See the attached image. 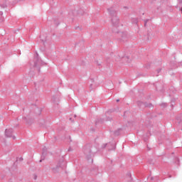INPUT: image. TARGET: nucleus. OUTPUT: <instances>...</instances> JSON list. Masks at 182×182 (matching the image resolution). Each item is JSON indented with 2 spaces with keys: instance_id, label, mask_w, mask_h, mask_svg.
Instances as JSON below:
<instances>
[{
  "instance_id": "obj_15",
  "label": "nucleus",
  "mask_w": 182,
  "mask_h": 182,
  "mask_svg": "<svg viewBox=\"0 0 182 182\" xmlns=\"http://www.w3.org/2000/svg\"><path fill=\"white\" fill-rule=\"evenodd\" d=\"M161 68L158 69L156 70V73H157L156 76H159V73H161Z\"/></svg>"
},
{
  "instance_id": "obj_10",
  "label": "nucleus",
  "mask_w": 182,
  "mask_h": 182,
  "mask_svg": "<svg viewBox=\"0 0 182 182\" xmlns=\"http://www.w3.org/2000/svg\"><path fill=\"white\" fill-rule=\"evenodd\" d=\"M34 60H36L34 62V68H36L38 66V64L39 63V58H38V57H36L34 58Z\"/></svg>"
},
{
  "instance_id": "obj_8",
  "label": "nucleus",
  "mask_w": 182,
  "mask_h": 182,
  "mask_svg": "<svg viewBox=\"0 0 182 182\" xmlns=\"http://www.w3.org/2000/svg\"><path fill=\"white\" fill-rule=\"evenodd\" d=\"M144 107H149V109H151V107H153V104L152 103L144 102Z\"/></svg>"
},
{
  "instance_id": "obj_16",
  "label": "nucleus",
  "mask_w": 182,
  "mask_h": 182,
  "mask_svg": "<svg viewBox=\"0 0 182 182\" xmlns=\"http://www.w3.org/2000/svg\"><path fill=\"white\" fill-rule=\"evenodd\" d=\"M147 22H149V19H146L144 21V26H146V25H147Z\"/></svg>"
},
{
  "instance_id": "obj_3",
  "label": "nucleus",
  "mask_w": 182,
  "mask_h": 182,
  "mask_svg": "<svg viewBox=\"0 0 182 182\" xmlns=\"http://www.w3.org/2000/svg\"><path fill=\"white\" fill-rule=\"evenodd\" d=\"M107 12L110 18H114V16H117V11H116L114 6L108 8Z\"/></svg>"
},
{
  "instance_id": "obj_25",
  "label": "nucleus",
  "mask_w": 182,
  "mask_h": 182,
  "mask_svg": "<svg viewBox=\"0 0 182 182\" xmlns=\"http://www.w3.org/2000/svg\"><path fill=\"white\" fill-rule=\"evenodd\" d=\"M68 151H70V149H68Z\"/></svg>"
},
{
  "instance_id": "obj_26",
  "label": "nucleus",
  "mask_w": 182,
  "mask_h": 182,
  "mask_svg": "<svg viewBox=\"0 0 182 182\" xmlns=\"http://www.w3.org/2000/svg\"><path fill=\"white\" fill-rule=\"evenodd\" d=\"M125 59H128V58H127V57H126V58H125Z\"/></svg>"
},
{
  "instance_id": "obj_11",
  "label": "nucleus",
  "mask_w": 182,
  "mask_h": 182,
  "mask_svg": "<svg viewBox=\"0 0 182 182\" xmlns=\"http://www.w3.org/2000/svg\"><path fill=\"white\" fill-rule=\"evenodd\" d=\"M137 105H138L139 107H141L142 106H144V102H141V101H138V102H137Z\"/></svg>"
},
{
  "instance_id": "obj_17",
  "label": "nucleus",
  "mask_w": 182,
  "mask_h": 182,
  "mask_svg": "<svg viewBox=\"0 0 182 182\" xmlns=\"http://www.w3.org/2000/svg\"><path fill=\"white\" fill-rule=\"evenodd\" d=\"M114 133V134H116L117 136H119V130H118V131H115Z\"/></svg>"
},
{
  "instance_id": "obj_6",
  "label": "nucleus",
  "mask_w": 182,
  "mask_h": 182,
  "mask_svg": "<svg viewBox=\"0 0 182 182\" xmlns=\"http://www.w3.org/2000/svg\"><path fill=\"white\" fill-rule=\"evenodd\" d=\"M46 147H44L43 149V153H42V156H41V159L40 160V163H42V161H43V160H45V157L46 156Z\"/></svg>"
},
{
  "instance_id": "obj_23",
  "label": "nucleus",
  "mask_w": 182,
  "mask_h": 182,
  "mask_svg": "<svg viewBox=\"0 0 182 182\" xmlns=\"http://www.w3.org/2000/svg\"><path fill=\"white\" fill-rule=\"evenodd\" d=\"M43 43H45V41L42 40Z\"/></svg>"
},
{
  "instance_id": "obj_4",
  "label": "nucleus",
  "mask_w": 182,
  "mask_h": 182,
  "mask_svg": "<svg viewBox=\"0 0 182 182\" xmlns=\"http://www.w3.org/2000/svg\"><path fill=\"white\" fill-rule=\"evenodd\" d=\"M14 133V129L12 128L11 129H6L5 130V136L7 137H12L13 140H15L16 137L15 136H12V134Z\"/></svg>"
},
{
  "instance_id": "obj_9",
  "label": "nucleus",
  "mask_w": 182,
  "mask_h": 182,
  "mask_svg": "<svg viewBox=\"0 0 182 182\" xmlns=\"http://www.w3.org/2000/svg\"><path fill=\"white\" fill-rule=\"evenodd\" d=\"M52 100L53 103H56V105H58V102H59V98H58L56 96H53Z\"/></svg>"
},
{
  "instance_id": "obj_14",
  "label": "nucleus",
  "mask_w": 182,
  "mask_h": 182,
  "mask_svg": "<svg viewBox=\"0 0 182 182\" xmlns=\"http://www.w3.org/2000/svg\"><path fill=\"white\" fill-rule=\"evenodd\" d=\"M176 120L178 121V123H180V122H182V117L181 118H180V117H177L176 118Z\"/></svg>"
},
{
  "instance_id": "obj_22",
  "label": "nucleus",
  "mask_w": 182,
  "mask_h": 182,
  "mask_svg": "<svg viewBox=\"0 0 182 182\" xmlns=\"http://www.w3.org/2000/svg\"><path fill=\"white\" fill-rule=\"evenodd\" d=\"M36 177H37V176H35V177H34V180H36Z\"/></svg>"
},
{
  "instance_id": "obj_1",
  "label": "nucleus",
  "mask_w": 182,
  "mask_h": 182,
  "mask_svg": "<svg viewBox=\"0 0 182 182\" xmlns=\"http://www.w3.org/2000/svg\"><path fill=\"white\" fill-rule=\"evenodd\" d=\"M111 23L112 25V32L114 33H119V23H120V20L119 19V17L117 16H115L114 17L111 18Z\"/></svg>"
},
{
  "instance_id": "obj_7",
  "label": "nucleus",
  "mask_w": 182,
  "mask_h": 182,
  "mask_svg": "<svg viewBox=\"0 0 182 182\" xmlns=\"http://www.w3.org/2000/svg\"><path fill=\"white\" fill-rule=\"evenodd\" d=\"M35 113L37 116H39L41 114V113H42V109H41V108H39V107H36Z\"/></svg>"
},
{
  "instance_id": "obj_2",
  "label": "nucleus",
  "mask_w": 182,
  "mask_h": 182,
  "mask_svg": "<svg viewBox=\"0 0 182 182\" xmlns=\"http://www.w3.org/2000/svg\"><path fill=\"white\" fill-rule=\"evenodd\" d=\"M83 153L85 156V158L89 161L90 159H92V145H85L83 148Z\"/></svg>"
},
{
  "instance_id": "obj_27",
  "label": "nucleus",
  "mask_w": 182,
  "mask_h": 182,
  "mask_svg": "<svg viewBox=\"0 0 182 182\" xmlns=\"http://www.w3.org/2000/svg\"><path fill=\"white\" fill-rule=\"evenodd\" d=\"M171 176H169V178H171Z\"/></svg>"
},
{
  "instance_id": "obj_20",
  "label": "nucleus",
  "mask_w": 182,
  "mask_h": 182,
  "mask_svg": "<svg viewBox=\"0 0 182 182\" xmlns=\"http://www.w3.org/2000/svg\"><path fill=\"white\" fill-rule=\"evenodd\" d=\"M178 2L179 4H182V0H178Z\"/></svg>"
},
{
  "instance_id": "obj_12",
  "label": "nucleus",
  "mask_w": 182,
  "mask_h": 182,
  "mask_svg": "<svg viewBox=\"0 0 182 182\" xmlns=\"http://www.w3.org/2000/svg\"><path fill=\"white\" fill-rule=\"evenodd\" d=\"M112 148L109 149V150H116V144H112Z\"/></svg>"
},
{
  "instance_id": "obj_5",
  "label": "nucleus",
  "mask_w": 182,
  "mask_h": 182,
  "mask_svg": "<svg viewBox=\"0 0 182 182\" xmlns=\"http://www.w3.org/2000/svg\"><path fill=\"white\" fill-rule=\"evenodd\" d=\"M119 36H121L120 41H122V42H127L128 38L127 32L121 33L119 34Z\"/></svg>"
},
{
  "instance_id": "obj_13",
  "label": "nucleus",
  "mask_w": 182,
  "mask_h": 182,
  "mask_svg": "<svg viewBox=\"0 0 182 182\" xmlns=\"http://www.w3.org/2000/svg\"><path fill=\"white\" fill-rule=\"evenodd\" d=\"M98 123H103V119H101L100 120L95 122V124H97Z\"/></svg>"
},
{
  "instance_id": "obj_21",
  "label": "nucleus",
  "mask_w": 182,
  "mask_h": 182,
  "mask_svg": "<svg viewBox=\"0 0 182 182\" xmlns=\"http://www.w3.org/2000/svg\"><path fill=\"white\" fill-rule=\"evenodd\" d=\"M106 146H107V144H105L103 146V149L106 148Z\"/></svg>"
},
{
  "instance_id": "obj_18",
  "label": "nucleus",
  "mask_w": 182,
  "mask_h": 182,
  "mask_svg": "<svg viewBox=\"0 0 182 182\" xmlns=\"http://www.w3.org/2000/svg\"><path fill=\"white\" fill-rule=\"evenodd\" d=\"M1 8H6V4H1Z\"/></svg>"
},
{
  "instance_id": "obj_24",
  "label": "nucleus",
  "mask_w": 182,
  "mask_h": 182,
  "mask_svg": "<svg viewBox=\"0 0 182 182\" xmlns=\"http://www.w3.org/2000/svg\"><path fill=\"white\" fill-rule=\"evenodd\" d=\"M120 100H117V102H119Z\"/></svg>"
},
{
  "instance_id": "obj_19",
  "label": "nucleus",
  "mask_w": 182,
  "mask_h": 182,
  "mask_svg": "<svg viewBox=\"0 0 182 182\" xmlns=\"http://www.w3.org/2000/svg\"><path fill=\"white\" fill-rule=\"evenodd\" d=\"M60 164H58L55 168L58 169V168H60Z\"/></svg>"
}]
</instances>
